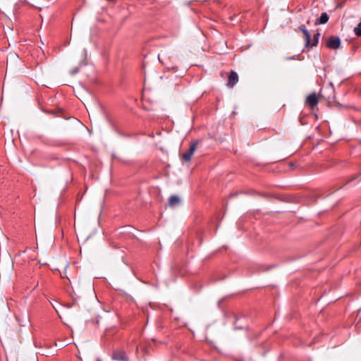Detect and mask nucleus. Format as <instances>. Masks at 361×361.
Returning <instances> with one entry per match:
<instances>
[{"mask_svg":"<svg viewBox=\"0 0 361 361\" xmlns=\"http://www.w3.org/2000/svg\"><path fill=\"white\" fill-rule=\"evenodd\" d=\"M298 29L302 32L306 47H316L319 42V33L317 32L314 35L313 40L311 39V35L310 32L307 30L306 27L304 25L299 26Z\"/></svg>","mask_w":361,"mask_h":361,"instance_id":"nucleus-1","label":"nucleus"},{"mask_svg":"<svg viewBox=\"0 0 361 361\" xmlns=\"http://www.w3.org/2000/svg\"><path fill=\"white\" fill-rule=\"evenodd\" d=\"M341 39L338 37L331 36L326 42V47L331 49H337L340 47Z\"/></svg>","mask_w":361,"mask_h":361,"instance_id":"nucleus-2","label":"nucleus"},{"mask_svg":"<svg viewBox=\"0 0 361 361\" xmlns=\"http://www.w3.org/2000/svg\"><path fill=\"white\" fill-rule=\"evenodd\" d=\"M319 100L315 92L309 94L305 100V104L307 105L311 109H314L318 104Z\"/></svg>","mask_w":361,"mask_h":361,"instance_id":"nucleus-3","label":"nucleus"},{"mask_svg":"<svg viewBox=\"0 0 361 361\" xmlns=\"http://www.w3.org/2000/svg\"><path fill=\"white\" fill-rule=\"evenodd\" d=\"M197 145V141L193 142L190 148L182 154V159L185 161H190L193 155Z\"/></svg>","mask_w":361,"mask_h":361,"instance_id":"nucleus-4","label":"nucleus"},{"mask_svg":"<svg viewBox=\"0 0 361 361\" xmlns=\"http://www.w3.org/2000/svg\"><path fill=\"white\" fill-rule=\"evenodd\" d=\"M238 82V75L236 72L231 71L228 77L227 86L233 87Z\"/></svg>","mask_w":361,"mask_h":361,"instance_id":"nucleus-5","label":"nucleus"},{"mask_svg":"<svg viewBox=\"0 0 361 361\" xmlns=\"http://www.w3.org/2000/svg\"><path fill=\"white\" fill-rule=\"evenodd\" d=\"M112 359L117 361H128V357L123 350L115 351L112 354Z\"/></svg>","mask_w":361,"mask_h":361,"instance_id":"nucleus-6","label":"nucleus"},{"mask_svg":"<svg viewBox=\"0 0 361 361\" xmlns=\"http://www.w3.org/2000/svg\"><path fill=\"white\" fill-rule=\"evenodd\" d=\"M180 198L176 195H172L169 199V205L170 207H174L179 204Z\"/></svg>","mask_w":361,"mask_h":361,"instance_id":"nucleus-7","label":"nucleus"},{"mask_svg":"<svg viewBox=\"0 0 361 361\" xmlns=\"http://www.w3.org/2000/svg\"><path fill=\"white\" fill-rule=\"evenodd\" d=\"M329 18V16L327 15L326 13H322V15L320 16L319 18H318L317 20V21L315 22V24L316 25L325 24L328 22Z\"/></svg>","mask_w":361,"mask_h":361,"instance_id":"nucleus-8","label":"nucleus"},{"mask_svg":"<svg viewBox=\"0 0 361 361\" xmlns=\"http://www.w3.org/2000/svg\"><path fill=\"white\" fill-rule=\"evenodd\" d=\"M354 32L357 36L361 37V21L358 23L357 26L354 28Z\"/></svg>","mask_w":361,"mask_h":361,"instance_id":"nucleus-9","label":"nucleus"},{"mask_svg":"<svg viewBox=\"0 0 361 361\" xmlns=\"http://www.w3.org/2000/svg\"><path fill=\"white\" fill-rule=\"evenodd\" d=\"M361 176V173H359V174H357V175H356V176H353V177L350 180V181H351V180H353L356 179V178H357L358 176Z\"/></svg>","mask_w":361,"mask_h":361,"instance_id":"nucleus-10","label":"nucleus"}]
</instances>
